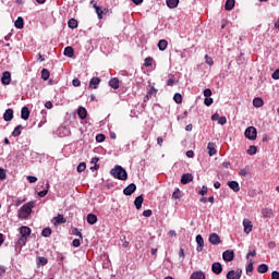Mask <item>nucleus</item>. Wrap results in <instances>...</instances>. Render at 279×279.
I'll return each instance as SVG.
<instances>
[{
    "label": "nucleus",
    "instance_id": "1",
    "mask_svg": "<svg viewBox=\"0 0 279 279\" xmlns=\"http://www.w3.org/2000/svg\"><path fill=\"white\" fill-rule=\"evenodd\" d=\"M110 174L116 180H122V181L128 180V171L121 166H116L113 169H111Z\"/></svg>",
    "mask_w": 279,
    "mask_h": 279
},
{
    "label": "nucleus",
    "instance_id": "2",
    "mask_svg": "<svg viewBox=\"0 0 279 279\" xmlns=\"http://www.w3.org/2000/svg\"><path fill=\"white\" fill-rule=\"evenodd\" d=\"M32 208H34V203L29 202L24 204L19 211L20 219H27L32 215Z\"/></svg>",
    "mask_w": 279,
    "mask_h": 279
},
{
    "label": "nucleus",
    "instance_id": "3",
    "mask_svg": "<svg viewBox=\"0 0 279 279\" xmlns=\"http://www.w3.org/2000/svg\"><path fill=\"white\" fill-rule=\"evenodd\" d=\"M244 136L245 138H248V141H256L258 136V131L254 126H248L244 132Z\"/></svg>",
    "mask_w": 279,
    "mask_h": 279
},
{
    "label": "nucleus",
    "instance_id": "4",
    "mask_svg": "<svg viewBox=\"0 0 279 279\" xmlns=\"http://www.w3.org/2000/svg\"><path fill=\"white\" fill-rule=\"evenodd\" d=\"M241 276H243V270L238 268L236 270H230L227 274V279H241Z\"/></svg>",
    "mask_w": 279,
    "mask_h": 279
},
{
    "label": "nucleus",
    "instance_id": "5",
    "mask_svg": "<svg viewBox=\"0 0 279 279\" xmlns=\"http://www.w3.org/2000/svg\"><path fill=\"white\" fill-rule=\"evenodd\" d=\"M11 82H12V73H10L9 71L3 72L1 77V83L4 86H10Z\"/></svg>",
    "mask_w": 279,
    "mask_h": 279
},
{
    "label": "nucleus",
    "instance_id": "6",
    "mask_svg": "<svg viewBox=\"0 0 279 279\" xmlns=\"http://www.w3.org/2000/svg\"><path fill=\"white\" fill-rule=\"evenodd\" d=\"M222 258L226 263H232L234 260V251L227 250L222 253Z\"/></svg>",
    "mask_w": 279,
    "mask_h": 279
},
{
    "label": "nucleus",
    "instance_id": "7",
    "mask_svg": "<svg viewBox=\"0 0 279 279\" xmlns=\"http://www.w3.org/2000/svg\"><path fill=\"white\" fill-rule=\"evenodd\" d=\"M32 234V229L27 226H23L20 228V235L24 239H29V235Z\"/></svg>",
    "mask_w": 279,
    "mask_h": 279
},
{
    "label": "nucleus",
    "instance_id": "8",
    "mask_svg": "<svg viewBox=\"0 0 279 279\" xmlns=\"http://www.w3.org/2000/svg\"><path fill=\"white\" fill-rule=\"evenodd\" d=\"M211 271L213 274H215L216 276H219L221 274V271H223V266H221V263L219 262H215L211 265Z\"/></svg>",
    "mask_w": 279,
    "mask_h": 279
},
{
    "label": "nucleus",
    "instance_id": "9",
    "mask_svg": "<svg viewBox=\"0 0 279 279\" xmlns=\"http://www.w3.org/2000/svg\"><path fill=\"white\" fill-rule=\"evenodd\" d=\"M53 226H60L62 223H66V218L63 215L58 214L56 217L52 218Z\"/></svg>",
    "mask_w": 279,
    "mask_h": 279
},
{
    "label": "nucleus",
    "instance_id": "10",
    "mask_svg": "<svg viewBox=\"0 0 279 279\" xmlns=\"http://www.w3.org/2000/svg\"><path fill=\"white\" fill-rule=\"evenodd\" d=\"M25 245H27V238L20 236L15 242V247L16 250L20 248V252L25 247Z\"/></svg>",
    "mask_w": 279,
    "mask_h": 279
},
{
    "label": "nucleus",
    "instance_id": "11",
    "mask_svg": "<svg viewBox=\"0 0 279 279\" xmlns=\"http://www.w3.org/2000/svg\"><path fill=\"white\" fill-rule=\"evenodd\" d=\"M158 93V89L156 87H150V89L147 92L146 96L144 97V102H147L151 97H156Z\"/></svg>",
    "mask_w": 279,
    "mask_h": 279
},
{
    "label": "nucleus",
    "instance_id": "12",
    "mask_svg": "<svg viewBox=\"0 0 279 279\" xmlns=\"http://www.w3.org/2000/svg\"><path fill=\"white\" fill-rule=\"evenodd\" d=\"M196 243H197L196 252H203L204 251V238L202 236V234L196 235Z\"/></svg>",
    "mask_w": 279,
    "mask_h": 279
},
{
    "label": "nucleus",
    "instance_id": "13",
    "mask_svg": "<svg viewBox=\"0 0 279 279\" xmlns=\"http://www.w3.org/2000/svg\"><path fill=\"white\" fill-rule=\"evenodd\" d=\"M209 243H211V245H219V243H221V238H219V234L217 233H211L209 235Z\"/></svg>",
    "mask_w": 279,
    "mask_h": 279
},
{
    "label": "nucleus",
    "instance_id": "14",
    "mask_svg": "<svg viewBox=\"0 0 279 279\" xmlns=\"http://www.w3.org/2000/svg\"><path fill=\"white\" fill-rule=\"evenodd\" d=\"M136 192V184L131 183L129 184L124 190L123 193L128 196L132 195L133 193Z\"/></svg>",
    "mask_w": 279,
    "mask_h": 279
},
{
    "label": "nucleus",
    "instance_id": "15",
    "mask_svg": "<svg viewBox=\"0 0 279 279\" xmlns=\"http://www.w3.org/2000/svg\"><path fill=\"white\" fill-rule=\"evenodd\" d=\"M227 185L229 186V189H231V191H233L234 193H239V191H241V186L239 185V182L236 181H229L227 183Z\"/></svg>",
    "mask_w": 279,
    "mask_h": 279
},
{
    "label": "nucleus",
    "instance_id": "16",
    "mask_svg": "<svg viewBox=\"0 0 279 279\" xmlns=\"http://www.w3.org/2000/svg\"><path fill=\"white\" fill-rule=\"evenodd\" d=\"M243 226H244V232L246 234H250V232H252V229L254 228V226L252 225V221H250V219H244Z\"/></svg>",
    "mask_w": 279,
    "mask_h": 279
},
{
    "label": "nucleus",
    "instance_id": "17",
    "mask_svg": "<svg viewBox=\"0 0 279 279\" xmlns=\"http://www.w3.org/2000/svg\"><path fill=\"white\" fill-rule=\"evenodd\" d=\"M14 119V110L13 109H7L3 113V120L4 121H12Z\"/></svg>",
    "mask_w": 279,
    "mask_h": 279
},
{
    "label": "nucleus",
    "instance_id": "18",
    "mask_svg": "<svg viewBox=\"0 0 279 279\" xmlns=\"http://www.w3.org/2000/svg\"><path fill=\"white\" fill-rule=\"evenodd\" d=\"M99 84H101V78L93 77L89 81V88L97 89V88H99Z\"/></svg>",
    "mask_w": 279,
    "mask_h": 279
},
{
    "label": "nucleus",
    "instance_id": "19",
    "mask_svg": "<svg viewBox=\"0 0 279 279\" xmlns=\"http://www.w3.org/2000/svg\"><path fill=\"white\" fill-rule=\"evenodd\" d=\"M262 217H264V219H271V217H274V210H271V208H263L262 209Z\"/></svg>",
    "mask_w": 279,
    "mask_h": 279
},
{
    "label": "nucleus",
    "instance_id": "20",
    "mask_svg": "<svg viewBox=\"0 0 279 279\" xmlns=\"http://www.w3.org/2000/svg\"><path fill=\"white\" fill-rule=\"evenodd\" d=\"M207 150L209 156H215L217 154V144L209 142L207 145Z\"/></svg>",
    "mask_w": 279,
    "mask_h": 279
},
{
    "label": "nucleus",
    "instance_id": "21",
    "mask_svg": "<svg viewBox=\"0 0 279 279\" xmlns=\"http://www.w3.org/2000/svg\"><path fill=\"white\" fill-rule=\"evenodd\" d=\"M190 279H206V272L202 270L194 271L191 275Z\"/></svg>",
    "mask_w": 279,
    "mask_h": 279
},
{
    "label": "nucleus",
    "instance_id": "22",
    "mask_svg": "<svg viewBox=\"0 0 279 279\" xmlns=\"http://www.w3.org/2000/svg\"><path fill=\"white\" fill-rule=\"evenodd\" d=\"M190 182H193V174L191 173H184L181 177V184H189Z\"/></svg>",
    "mask_w": 279,
    "mask_h": 279
},
{
    "label": "nucleus",
    "instance_id": "23",
    "mask_svg": "<svg viewBox=\"0 0 279 279\" xmlns=\"http://www.w3.org/2000/svg\"><path fill=\"white\" fill-rule=\"evenodd\" d=\"M77 114H78L80 119H82V121H84V119H86V117H88V111L86 110V108L80 107L77 109Z\"/></svg>",
    "mask_w": 279,
    "mask_h": 279
},
{
    "label": "nucleus",
    "instance_id": "24",
    "mask_svg": "<svg viewBox=\"0 0 279 279\" xmlns=\"http://www.w3.org/2000/svg\"><path fill=\"white\" fill-rule=\"evenodd\" d=\"M253 106L254 108H263V106H265V100L260 97H256L253 99Z\"/></svg>",
    "mask_w": 279,
    "mask_h": 279
},
{
    "label": "nucleus",
    "instance_id": "25",
    "mask_svg": "<svg viewBox=\"0 0 279 279\" xmlns=\"http://www.w3.org/2000/svg\"><path fill=\"white\" fill-rule=\"evenodd\" d=\"M143 202H144V198H143V195H140L135 198L134 201V206L137 210H141V208H143Z\"/></svg>",
    "mask_w": 279,
    "mask_h": 279
},
{
    "label": "nucleus",
    "instance_id": "26",
    "mask_svg": "<svg viewBox=\"0 0 279 279\" xmlns=\"http://www.w3.org/2000/svg\"><path fill=\"white\" fill-rule=\"evenodd\" d=\"M58 133L60 136H69L71 134V130L66 126H60L58 129Z\"/></svg>",
    "mask_w": 279,
    "mask_h": 279
},
{
    "label": "nucleus",
    "instance_id": "27",
    "mask_svg": "<svg viewBox=\"0 0 279 279\" xmlns=\"http://www.w3.org/2000/svg\"><path fill=\"white\" fill-rule=\"evenodd\" d=\"M29 108L27 107H23L21 110V119H23L24 121H27V119H29Z\"/></svg>",
    "mask_w": 279,
    "mask_h": 279
},
{
    "label": "nucleus",
    "instance_id": "28",
    "mask_svg": "<svg viewBox=\"0 0 279 279\" xmlns=\"http://www.w3.org/2000/svg\"><path fill=\"white\" fill-rule=\"evenodd\" d=\"M180 0H166V5H168L170 10H174V8H178Z\"/></svg>",
    "mask_w": 279,
    "mask_h": 279
},
{
    "label": "nucleus",
    "instance_id": "29",
    "mask_svg": "<svg viewBox=\"0 0 279 279\" xmlns=\"http://www.w3.org/2000/svg\"><path fill=\"white\" fill-rule=\"evenodd\" d=\"M14 26L16 27V29H23V27H25V21L23 20V17L19 16L14 23Z\"/></svg>",
    "mask_w": 279,
    "mask_h": 279
},
{
    "label": "nucleus",
    "instance_id": "30",
    "mask_svg": "<svg viewBox=\"0 0 279 279\" xmlns=\"http://www.w3.org/2000/svg\"><path fill=\"white\" fill-rule=\"evenodd\" d=\"M64 56H66L68 58H73L75 56V50H73V47L68 46L64 48Z\"/></svg>",
    "mask_w": 279,
    "mask_h": 279
},
{
    "label": "nucleus",
    "instance_id": "31",
    "mask_svg": "<svg viewBox=\"0 0 279 279\" xmlns=\"http://www.w3.org/2000/svg\"><path fill=\"white\" fill-rule=\"evenodd\" d=\"M87 223H89V226H95V223H97V215L88 214L87 215Z\"/></svg>",
    "mask_w": 279,
    "mask_h": 279
},
{
    "label": "nucleus",
    "instance_id": "32",
    "mask_svg": "<svg viewBox=\"0 0 279 279\" xmlns=\"http://www.w3.org/2000/svg\"><path fill=\"white\" fill-rule=\"evenodd\" d=\"M40 114H41V120L38 123V128H43L45 125V123H47V110H45V109L41 110Z\"/></svg>",
    "mask_w": 279,
    "mask_h": 279
},
{
    "label": "nucleus",
    "instance_id": "33",
    "mask_svg": "<svg viewBox=\"0 0 279 279\" xmlns=\"http://www.w3.org/2000/svg\"><path fill=\"white\" fill-rule=\"evenodd\" d=\"M36 263L37 267H45V265L49 263V259H47V257H37Z\"/></svg>",
    "mask_w": 279,
    "mask_h": 279
},
{
    "label": "nucleus",
    "instance_id": "34",
    "mask_svg": "<svg viewBox=\"0 0 279 279\" xmlns=\"http://www.w3.org/2000/svg\"><path fill=\"white\" fill-rule=\"evenodd\" d=\"M167 47H169V43L167 41V39H160L158 43L159 50L165 51Z\"/></svg>",
    "mask_w": 279,
    "mask_h": 279
},
{
    "label": "nucleus",
    "instance_id": "35",
    "mask_svg": "<svg viewBox=\"0 0 279 279\" xmlns=\"http://www.w3.org/2000/svg\"><path fill=\"white\" fill-rule=\"evenodd\" d=\"M109 86L114 90L119 89V80L117 77L110 78Z\"/></svg>",
    "mask_w": 279,
    "mask_h": 279
},
{
    "label": "nucleus",
    "instance_id": "36",
    "mask_svg": "<svg viewBox=\"0 0 279 279\" xmlns=\"http://www.w3.org/2000/svg\"><path fill=\"white\" fill-rule=\"evenodd\" d=\"M234 3H236L235 0H227L225 4V10L227 11L234 10Z\"/></svg>",
    "mask_w": 279,
    "mask_h": 279
},
{
    "label": "nucleus",
    "instance_id": "37",
    "mask_svg": "<svg viewBox=\"0 0 279 279\" xmlns=\"http://www.w3.org/2000/svg\"><path fill=\"white\" fill-rule=\"evenodd\" d=\"M257 271L258 274H267V271H269V266H267V264H260L257 267Z\"/></svg>",
    "mask_w": 279,
    "mask_h": 279
},
{
    "label": "nucleus",
    "instance_id": "38",
    "mask_svg": "<svg viewBox=\"0 0 279 279\" xmlns=\"http://www.w3.org/2000/svg\"><path fill=\"white\" fill-rule=\"evenodd\" d=\"M50 76H51V72H49V70L47 69L41 70V80H44V82H47V80H49Z\"/></svg>",
    "mask_w": 279,
    "mask_h": 279
},
{
    "label": "nucleus",
    "instance_id": "39",
    "mask_svg": "<svg viewBox=\"0 0 279 279\" xmlns=\"http://www.w3.org/2000/svg\"><path fill=\"white\" fill-rule=\"evenodd\" d=\"M23 132V125H17L13 132H12V136H14V138H16V136H21V133Z\"/></svg>",
    "mask_w": 279,
    "mask_h": 279
},
{
    "label": "nucleus",
    "instance_id": "40",
    "mask_svg": "<svg viewBox=\"0 0 279 279\" xmlns=\"http://www.w3.org/2000/svg\"><path fill=\"white\" fill-rule=\"evenodd\" d=\"M68 27H70V29H77V20L75 19L69 20Z\"/></svg>",
    "mask_w": 279,
    "mask_h": 279
},
{
    "label": "nucleus",
    "instance_id": "41",
    "mask_svg": "<svg viewBox=\"0 0 279 279\" xmlns=\"http://www.w3.org/2000/svg\"><path fill=\"white\" fill-rule=\"evenodd\" d=\"M256 151H258V148L256 146L252 145L246 150V154H248V156H256Z\"/></svg>",
    "mask_w": 279,
    "mask_h": 279
},
{
    "label": "nucleus",
    "instance_id": "42",
    "mask_svg": "<svg viewBox=\"0 0 279 279\" xmlns=\"http://www.w3.org/2000/svg\"><path fill=\"white\" fill-rule=\"evenodd\" d=\"M94 10H96V14L99 20L104 19V11L101 10V8H99V5H94Z\"/></svg>",
    "mask_w": 279,
    "mask_h": 279
},
{
    "label": "nucleus",
    "instance_id": "43",
    "mask_svg": "<svg viewBox=\"0 0 279 279\" xmlns=\"http://www.w3.org/2000/svg\"><path fill=\"white\" fill-rule=\"evenodd\" d=\"M51 228H45L43 231H41V235L45 236L46 239L51 236Z\"/></svg>",
    "mask_w": 279,
    "mask_h": 279
},
{
    "label": "nucleus",
    "instance_id": "44",
    "mask_svg": "<svg viewBox=\"0 0 279 279\" xmlns=\"http://www.w3.org/2000/svg\"><path fill=\"white\" fill-rule=\"evenodd\" d=\"M180 197H182V192L180 191V189H177V190L172 193V199H180Z\"/></svg>",
    "mask_w": 279,
    "mask_h": 279
},
{
    "label": "nucleus",
    "instance_id": "45",
    "mask_svg": "<svg viewBox=\"0 0 279 279\" xmlns=\"http://www.w3.org/2000/svg\"><path fill=\"white\" fill-rule=\"evenodd\" d=\"M76 171H77L78 173H82V172L86 171V162H81V163H78V166H77V168H76Z\"/></svg>",
    "mask_w": 279,
    "mask_h": 279
},
{
    "label": "nucleus",
    "instance_id": "46",
    "mask_svg": "<svg viewBox=\"0 0 279 279\" xmlns=\"http://www.w3.org/2000/svg\"><path fill=\"white\" fill-rule=\"evenodd\" d=\"M252 271H254V263L250 259V263L246 266V274H252Z\"/></svg>",
    "mask_w": 279,
    "mask_h": 279
},
{
    "label": "nucleus",
    "instance_id": "47",
    "mask_svg": "<svg viewBox=\"0 0 279 279\" xmlns=\"http://www.w3.org/2000/svg\"><path fill=\"white\" fill-rule=\"evenodd\" d=\"M205 62L206 64H208L209 66H213V64H215V61L213 60V58L208 54L205 56Z\"/></svg>",
    "mask_w": 279,
    "mask_h": 279
},
{
    "label": "nucleus",
    "instance_id": "48",
    "mask_svg": "<svg viewBox=\"0 0 279 279\" xmlns=\"http://www.w3.org/2000/svg\"><path fill=\"white\" fill-rule=\"evenodd\" d=\"M245 54L243 52L240 53V56L236 58L238 64H243L245 62Z\"/></svg>",
    "mask_w": 279,
    "mask_h": 279
},
{
    "label": "nucleus",
    "instance_id": "49",
    "mask_svg": "<svg viewBox=\"0 0 279 279\" xmlns=\"http://www.w3.org/2000/svg\"><path fill=\"white\" fill-rule=\"evenodd\" d=\"M27 181L29 182V184H36V182H38V178L34 175H28Z\"/></svg>",
    "mask_w": 279,
    "mask_h": 279
},
{
    "label": "nucleus",
    "instance_id": "50",
    "mask_svg": "<svg viewBox=\"0 0 279 279\" xmlns=\"http://www.w3.org/2000/svg\"><path fill=\"white\" fill-rule=\"evenodd\" d=\"M173 99L175 104H181L182 102V95L181 94H174Z\"/></svg>",
    "mask_w": 279,
    "mask_h": 279
},
{
    "label": "nucleus",
    "instance_id": "51",
    "mask_svg": "<svg viewBox=\"0 0 279 279\" xmlns=\"http://www.w3.org/2000/svg\"><path fill=\"white\" fill-rule=\"evenodd\" d=\"M104 141H106V135H104V134L96 135L97 143H104Z\"/></svg>",
    "mask_w": 279,
    "mask_h": 279
},
{
    "label": "nucleus",
    "instance_id": "52",
    "mask_svg": "<svg viewBox=\"0 0 279 279\" xmlns=\"http://www.w3.org/2000/svg\"><path fill=\"white\" fill-rule=\"evenodd\" d=\"M206 193H208V187L206 185H203L201 191L198 192V195H206Z\"/></svg>",
    "mask_w": 279,
    "mask_h": 279
},
{
    "label": "nucleus",
    "instance_id": "53",
    "mask_svg": "<svg viewBox=\"0 0 279 279\" xmlns=\"http://www.w3.org/2000/svg\"><path fill=\"white\" fill-rule=\"evenodd\" d=\"M72 85H73L75 88H77V87L82 86V82L80 81V78H74V80L72 81Z\"/></svg>",
    "mask_w": 279,
    "mask_h": 279
},
{
    "label": "nucleus",
    "instance_id": "54",
    "mask_svg": "<svg viewBox=\"0 0 279 279\" xmlns=\"http://www.w3.org/2000/svg\"><path fill=\"white\" fill-rule=\"evenodd\" d=\"M256 256V250H248V253L246 255L247 260H251L250 257Z\"/></svg>",
    "mask_w": 279,
    "mask_h": 279
},
{
    "label": "nucleus",
    "instance_id": "55",
    "mask_svg": "<svg viewBox=\"0 0 279 279\" xmlns=\"http://www.w3.org/2000/svg\"><path fill=\"white\" fill-rule=\"evenodd\" d=\"M218 123L219 125H226L228 123V119H226V117H220L218 119Z\"/></svg>",
    "mask_w": 279,
    "mask_h": 279
},
{
    "label": "nucleus",
    "instance_id": "56",
    "mask_svg": "<svg viewBox=\"0 0 279 279\" xmlns=\"http://www.w3.org/2000/svg\"><path fill=\"white\" fill-rule=\"evenodd\" d=\"M153 62H154V59H151V57H148L145 59L144 65L151 66Z\"/></svg>",
    "mask_w": 279,
    "mask_h": 279
},
{
    "label": "nucleus",
    "instance_id": "57",
    "mask_svg": "<svg viewBox=\"0 0 279 279\" xmlns=\"http://www.w3.org/2000/svg\"><path fill=\"white\" fill-rule=\"evenodd\" d=\"M72 245L73 247H80V245H82V242L80 241V239H74L72 241Z\"/></svg>",
    "mask_w": 279,
    "mask_h": 279
},
{
    "label": "nucleus",
    "instance_id": "58",
    "mask_svg": "<svg viewBox=\"0 0 279 279\" xmlns=\"http://www.w3.org/2000/svg\"><path fill=\"white\" fill-rule=\"evenodd\" d=\"M151 215H154L151 209H146V210L143 211V217H151Z\"/></svg>",
    "mask_w": 279,
    "mask_h": 279
},
{
    "label": "nucleus",
    "instance_id": "59",
    "mask_svg": "<svg viewBox=\"0 0 279 279\" xmlns=\"http://www.w3.org/2000/svg\"><path fill=\"white\" fill-rule=\"evenodd\" d=\"M205 106H213V98L206 97L204 100Z\"/></svg>",
    "mask_w": 279,
    "mask_h": 279
},
{
    "label": "nucleus",
    "instance_id": "60",
    "mask_svg": "<svg viewBox=\"0 0 279 279\" xmlns=\"http://www.w3.org/2000/svg\"><path fill=\"white\" fill-rule=\"evenodd\" d=\"M7 174H5V170L3 168H0V180H5Z\"/></svg>",
    "mask_w": 279,
    "mask_h": 279
},
{
    "label": "nucleus",
    "instance_id": "61",
    "mask_svg": "<svg viewBox=\"0 0 279 279\" xmlns=\"http://www.w3.org/2000/svg\"><path fill=\"white\" fill-rule=\"evenodd\" d=\"M211 95H213V90H210V88H206L204 90V97H211Z\"/></svg>",
    "mask_w": 279,
    "mask_h": 279
},
{
    "label": "nucleus",
    "instance_id": "62",
    "mask_svg": "<svg viewBox=\"0 0 279 279\" xmlns=\"http://www.w3.org/2000/svg\"><path fill=\"white\" fill-rule=\"evenodd\" d=\"M272 80H279V69L271 74Z\"/></svg>",
    "mask_w": 279,
    "mask_h": 279
},
{
    "label": "nucleus",
    "instance_id": "63",
    "mask_svg": "<svg viewBox=\"0 0 279 279\" xmlns=\"http://www.w3.org/2000/svg\"><path fill=\"white\" fill-rule=\"evenodd\" d=\"M47 193H49L48 190H43V191L38 192V195H39V197H46Z\"/></svg>",
    "mask_w": 279,
    "mask_h": 279
},
{
    "label": "nucleus",
    "instance_id": "64",
    "mask_svg": "<svg viewBox=\"0 0 279 279\" xmlns=\"http://www.w3.org/2000/svg\"><path fill=\"white\" fill-rule=\"evenodd\" d=\"M271 279H279V272L278 271H272L271 272Z\"/></svg>",
    "mask_w": 279,
    "mask_h": 279
}]
</instances>
